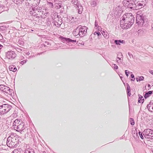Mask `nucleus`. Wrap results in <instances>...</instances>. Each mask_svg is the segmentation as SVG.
<instances>
[{
  "label": "nucleus",
  "mask_w": 153,
  "mask_h": 153,
  "mask_svg": "<svg viewBox=\"0 0 153 153\" xmlns=\"http://www.w3.org/2000/svg\"><path fill=\"white\" fill-rule=\"evenodd\" d=\"M139 134L140 136V138L142 139H143V138H144V137H143L142 134V133H140V132H139Z\"/></svg>",
  "instance_id": "nucleus-24"
},
{
  "label": "nucleus",
  "mask_w": 153,
  "mask_h": 153,
  "mask_svg": "<svg viewBox=\"0 0 153 153\" xmlns=\"http://www.w3.org/2000/svg\"><path fill=\"white\" fill-rule=\"evenodd\" d=\"M153 24H152V27H153Z\"/></svg>",
  "instance_id": "nucleus-32"
},
{
  "label": "nucleus",
  "mask_w": 153,
  "mask_h": 153,
  "mask_svg": "<svg viewBox=\"0 0 153 153\" xmlns=\"http://www.w3.org/2000/svg\"><path fill=\"white\" fill-rule=\"evenodd\" d=\"M25 153H32L31 152H30L28 150H26L25 151Z\"/></svg>",
  "instance_id": "nucleus-25"
},
{
  "label": "nucleus",
  "mask_w": 153,
  "mask_h": 153,
  "mask_svg": "<svg viewBox=\"0 0 153 153\" xmlns=\"http://www.w3.org/2000/svg\"><path fill=\"white\" fill-rule=\"evenodd\" d=\"M131 23L124 22L123 20L121 21L120 26L123 29H127L129 28L131 26Z\"/></svg>",
  "instance_id": "nucleus-6"
},
{
  "label": "nucleus",
  "mask_w": 153,
  "mask_h": 153,
  "mask_svg": "<svg viewBox=\"0 0 153 153\" xmlns=\"http://www.w3.org/2000/svg\"><path fill=\"white\" fill-rule=\"evenodd\" d=\"M17 137L13 136L8 137L7 141V146L10 147H14L17 143Z\"/></svg>",
  "instance_id": "nucleus-2"
},
{
  "label": "nucleus",
  "mask_w": 153,
  "mask_h": 153,
  "mask_svg": "<svg viewBox=\"0 0 153 153\" xmlns=\"http://www.w3.org/2000/svg\"><path fill=\"white\" fill-rule=\"evenodd\" d=\"M130 124L132 125H134V120L132 118H130Z\"/></svg>",
  "instance_id": "nucleus-20"
},
{
  "label": "nucleus",
  "mask_w": 153,
  "mask_h": 153,
  "mask_svg": "<svg viewBox=\"0 0 153 153\" xmlns=\"http://www.w3.org/2000/svg\"><path fill=\"white\" fill-rule=\"evenodd\" d=\"M127 1V2H128V1Z\"/></svg>",
  "instance_id": "nucleus-34"
},
{
  "label": "nucleus",
  "mask_w": 153,
  "mask_h": 153,
  "mask_svg": "<svg viewBox=\"0 0 153 153\" xmlns=\"http://www.w3.org/2000/svg\"><path fill=\"white\" fill-rule=\"evenodd\" d=\"M11 106L8 104H4L0 106V114H3L8 112L11 109Z\"/></svg>",
  "instance_id": "nucleus-3"
},
{
  "label": "nucleus",
  "mask_w": 153,
  "mask_h": 153,
  "mask_svg": "<svg viewBox=\"0 0 153 153\" xmlns=\"http://www.w3.org/2000/svg\"><path fill=\"white\" fill-rule=\"evenodd\" d=\"M152 93V91H149L147 93H146L145 94L144 96V97L145 98H146L147 97H148L149 96H150V95Z\"/></svg>",
  "instance_id": "nucleus-16"
},
{
  "label": "nucleus",
  "mask_w": 153,
  "mask_h": 153,
  "mask_svg": "<svg viewBox=\"0 0 153 153\" xmlns=\"http://www.w3.org/2000/svg\"><path fill=\"white\" fill-rule=\"evenodd\" d=\"M105 37H108V36H107L106 35V36Z\"/></svg>",
  "instance_id": "nucleus-30"
},
{
  "label": "nucleus",
  "mask_w": 153,
  "mask_h": 153,
  "mask_svg": "<svg viewBox=\"0 0 153 153\" xmlns=\"http://www.w3.org/2000/svg\"><path fill=\"white\" fill-rule=\"evenodd\" d=\"M134 18L131 13H127L123 15L122 20H123L124 22H128L131 23L132 22V21L134 20L133 19Z\"/></svg>",
  "instance_id": "nucleus-4"
},
{
  "label": "nucleus",
  "mask_w": 153,
  "mask_h": 153,
  "mask_svg": "<svg viewBox=\"0 0 153 153\" xmlns=\"http://www.w3.org/2000/svg\"><path fill=\"white\" fill-rule=\"evenodd\" d=\"M1 35V34H0V35Z\"/></svg>",
  "instance_id": "nucleus-35"
},
{
  "label": "nucleus",
  "mask_w": 153,
  "mask_h": 153,
  "mask_svg": "<svg viewBox=\"0 0 153 153\" xmlns=\"http://www.w3.org/2000/svg\"><path fill=\"white\" fill-rule=\"evenodd\" d=\"M77 7L78 8H79V7L78 6H77Z\"/></svg>",
  "instance_id": "nucleus-33"
},
{
  "label": "nucleus",
  "mask_w": 153,
  "mask_h": 153,
  "mask_svg": "<svg viewBox=\"0 0 153 153\" xmlns=\"http://www.w3.org/2000/svg\"><path fill=\"white\" fill-rule=\"evenodd\" d=\"M136 6V9H140L142 8L143 6V1H141V3H137L135 4Z\"/></svg>",
  "instance_id": "nucleus-10"
},
{
  "label": "nucleus",
  "mask_w": 153,
  "mask_h": 153,
  "mask_svg": "<svg viewBox=\"0 0 153 153\" xmlns=\"http://www.w3.org/2000/svg\"><path fill=\"white\" fill-rule=\"evenodd\" d=\"M6 56L9 59H12L16 57V54L13 51L8 52L6 53Z\"/></svg>",
  "instance_id": "nucleus-7"
},
{
  "label": "nucleus",
  "mask_w": 153,
  "mask_h": 153,
  "mask_svg": "<svg viewBox=\"0 0 153 153\" xmlns=\"http://www.w3.org/2000/svg\"><path fill=\"white\" fill-rule=\"evenodd\" d=\"M149 72L151 74L153 75V70L150 71Z\"/></svg>",
  "instance_id": "nucleus-27"
},
{
  "label": "nucleus",
  "mask_w": 153,
  "mask_h": 153,
  "mask_svg": "<svg viewBox=\"0 0 153 153\" xmlns=\"http://www.w3.org/2000/svg\"><path fill=\"white\" fill-rule=\"evenodd\" d=\"M143 134L145 138L150 139V137H153V130L149 128L146 129L143 132Z\"/></svg>",
  "instance_id": "nucleus-5"
},
{
  "label": "nucleus",
  "mask_w": 153,
  "mask_h": 153,
  "mask_svg": "<svg viewBox=\"0 0 153 153\" xmlns=\"http://www.w3.org/2000/svg\"><path fill=\"white\" fill-rule=\"evenodd\" d=\"M125 72V74H126V76L127 77H128V73L127 72V70H126Z\"/></svg>",
  "instance_id": "nucleus-26"
},
{
  "label": "nucleus",
  "mask_w": 153,
  "mask_h": 153,
  "mask_svg": "<svg viewBox=\"0 0 153 153\" xmlns=\"http://www.w3.org/2000/svg\"><path fill=\"white\" fill-rule=\"evenodd\" d=\"M134 79H135L133 80L132 79H131V80L134 81Z\"/></svg>",
  "instance_id": "nucleus-31"
},
{
  "label": "nucleus",
  "mask_w": 153,
  "mask_h": 153,
  "mask_svg": "<svg viewBox=\"0 0 153 153\" xmlns=\"http://www.w3.org/2000/svg\"><path fill=\"white\" fill-rule=\"evenodd\" d=\"M131 76L132 78H134V76L133 74H131Z\"/></svg>",
  "instance_id": "nucleus-28"
},
{
  "label": "nucleus",
  "mask_w": 153,
  "mask_h": 153,
  "mask_svg": "<svg viewBox=\"0 0 153 153\" xmlns=\"http://www.w3.org/2000/svg\"><path fill=\"white\" fill-rule=\"evenodd\" d=\"M78 13L79 14H81L82 13V6H80L79 8L78 9Z\"/></svg>",
  "instance_id": "nucleus-19"
},
{
  "label": "nucleus",
  "mask_w": 153,
  "mask_h": 153,
  "mask_svg": "<svg viewBox=\"0 0 153 153\" xmlns=\"http://www.w3.org/2000/svg\"><path fill=\"white\" fill-rule=\"evenodd\" d=\"M144 78L142 76H139L136 78V80L137 82L140 81L144 79Z\"/></svg>",
  "instance_id": "nucleus-17"
},
{
  "label": "nucleus",
  "mask_w": 153,
  "mask_h": 153,
  "mask_svg": "<svg viewBox=\"0 0 153 153\" xmlns=\"http://www.w3.org/2000/svg\"><path fill=\"white\" fill-rule=\"evenodd\" d=\"M148 108L149 111H153V103L151 102L148 105Z\"/></svg>",
  "instance_id": "nucleus-13"
},
{
  "label": "nucleus",
  "mask_w": 153,
  "mask_h": 153,
  "mask_svg": "<svg viewBox=\"0 0 153 153\" xmlns=\"http://www.w3.org/2000/svg\"><path fill=\"white\" fill-rule=\"evenodd\" d=\"M112 66L115 69H117L118 68V67L117 65L115 64H114L112 65Z\"/></svg>",
  "instance_id": "nucleus-23"
},
{
  "label": "nucleus",
  "mask_w": 153,
  "mask_h": 153,
  "mask_svg": "<svg viewBox=\"0 0 153 153\" xmlns=\"http://www.w3.org/2000/svg\"><path fill=\"white\" fill-rule=\"evenodd\" d=\"M143 97H139L138 99V101L139 102H143Z\"/></svg>",
  "instance_id": "nucleus-21"
},
{
  "label": "nucleus",
  "mask_w": 153,
  "mask_h": 153,
  "mask_svg": "<svg viewBox=\"0 0 153 153\" xmlns=\"http://www.w3.org/2000/svg\"><path fill=\"white\" fill-rule=\"evenodd\" d=\"M60 38L61 39H63V41H68V42H74V40H72L69 38H64L62 37H60Z\"/></svg>",
  "instance_id": "nucleus-14"
},
{
  "label": "nucleus",
  "mask_w": 153,
  "mask_h": 153,
  "mask_svg": "<svg viewBox=\"0 0 153 153\" xmlns=\"http://www.w3.org/2000/svg\"><path fill=\"white\" fill-rule=\"evenodd\" d=\"M79 32H80V36H82L84 34L86 33L87 31V28L85 26H83L80 28H79Z\"/></svg>",
  "instance_id": "nucleus-8"
},
{
  "label": "nucleus",
  "mask_w": 153,
  "mask_h": 153,
  "mask_svg": "<svg viewBox=\"0 0 153 153\" xmlns=\"http://www.w3.org/2000/svg\"><path fill=\"white\" fill-rule=\"evenodd\" d=\"M62 20L60 18H56L55 19L54 23L56 26H59L62 24Z\"/></svg>",
  "instance_id": "nucleus-9"
},
{
  "label": "nucleus",
  "mask_w": 153,
  "mask_h": 153,
  "mask_svg": "<svg viewBox=\"0 0 153 153\" xmlns=\"http://www.w3.org/2000/svg\"><path fill=\"white\" fill-rule=\"evenodd\" d=\"M94 34L95 35H97L98 36H99L101 34L100 33L99 31L96 32H94Z\"/></svg>",
  "instance_id": "nucleus-22"
},
{
  "label": "nucleus",
  "mask_w": 153,
  "mask_h": 153,
  "mask_svg": "<svg viewBox=\"0 0 153 153\" xmlns=\"http://www.w3.org/2000/svg\"><path fill=\"white\" fill-rule=\"evenodd\" d=\"M72 20V19H71V20L70 21L71 22V23H72L73 22V21H71Z\"/></svg>",
  "instance_id": "nucleus-29"
},
{
  "label": "nucleus",
  "mask_w": 153,
  "mask_h": 153,
  "mask_svg": "<svg viewBox=\"0 0 153 153\" xmlns=\"http://www.w3.org/2000/svg\"><path fill=\"white\" fill-rule=\"evenodd\" d=\"M123 40H115V43L117 45H120V43H123L124 42Z\"/></svg>",
  "instance_id": "nucleus-18"
},
{
  "label": "nucleus",
  "mask_w": 153,
  "mask_h": 153,
  "mask_svg": "<svg viewBox=\"0 0 153 153\" xmlns=\"http://www.w3.org/2000/svg\"><path fill=\"white\" fill-rule=\"evenodd\" d=\"M22 149H15L12 152V153H22Z\"/></svg>",
  "instance_id": "nucleus-15"
},
{
  "label": "nucleus",
  "mask_w": 153,
  "mask_h": 153,
  "mask_svg": "<svg viewBox=\"0 0 153 153\" xmlns=\"http://www.w3.org/2000/svg\"><path fill=\"white\" fill-rule=\"evenodd\" d=\"M9 69L10 71L15 72L17 70V68L15 66L13 65H11L9 67Z\"/></svg>",
  "instance_id": "nucleus-12"
},
{
  "label": "nucleus",
  "mask_w": 153,
  "mask_h": 153,
  "mask_svg": "<svg viewBox=\"0 0 153 153\" xmlns=\"http://www.w3.org/2000/svg\"><path fill=\"white\" fill-rule=\"evenodd\" d=\"M73 34L74 36H77L78 35H79L80 32L79 27L73 31Z\"/></svg>",
  "instance_id": "nucleus-11"
},
{
  "label": "nucleus",
  "mask_w": 153,
  "mask_h": 153,
  "mask_svg": "<svg viewBox=\"0 0 153 153\" xmlns=\"http://www.w3.org/2000/svg\"><path fill=\"white\" fill-rule=\"evenodd\" d=\"M24 124L21 120L16 119L14 121V128L17 131H22L25 128Z\"/></svg>",
  "instance_id": "nucleus-1"
}]
</instances>
